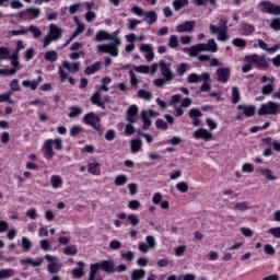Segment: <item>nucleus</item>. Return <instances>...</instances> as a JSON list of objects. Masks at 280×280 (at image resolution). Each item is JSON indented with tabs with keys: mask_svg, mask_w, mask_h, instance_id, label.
Returning <instances> with one entry per match:
<instances>
[{
	"mask_svg": "<svg viewBox=\"0 0 280 280\" xmlns=\"http://www.w3.org/2000/svg\"><path fill=\"white\" fill-rule=\"evenodd\" d=\"M138 115H139V107L137 105H131L127 110V121L130 122L126 126V129H125V132L127 135H135V126H132V124L137 121L139 117Z\"/></svg>",
	"mask_w": 280,
	"mask_h": 280,
	"instance_id": "6e6552de",
	"label": "nucleus"
},
{
	"mask_svg": "<svg viewBox=\"0 0 280 280\" xmlns=\"http://www.w3.org/2000/svg\"><path fill=\"white\" fill-rule=\"evenodd\" d=\"M192 138L197 141L202 139L203 141H211L213 139V133L209 129L199 128L192 133Z\"/></svg>",
	"mask_w": 280,
	"mask_h": 280,
	"instance_id": "f3484780",
	"label": "nucleus"
},
{
	"mask_svg": "<svg viewBox=\"0 0 280 280\" xmlns=\"http://www.w3.org/2000/svg\"><path fill=\"white\" fill-rule=\"evenodd\" d=\"M190 119L200 118L202 117V112L198 108H191L188 113Z\"/></svg>",
	"mask_w": 280,
	"mask_h": 280,
	"instance_id": "e2e57ef3",
	"label": "nucleus"
},
{
	"mask_svg": "<svg viewBox=\"0 0 280 280\" xmlns=\"http://www.w3.org/2000/svg\"><path fill=\"white\" fill-rule=\"evenodd\" d=\"M106 102H108V97H105L104 100H102V90L96 91L91 96V103L94 104L95 106H98L100 108H106Z\"/></svg>",
	"mask_w": 280,
	"mask_h": 280,
	"instance_id": "aec40b11",
	"label": "nucleus"
},
{
	"mask_svg": "<svg viewBox=\"0 0 280 280\" xmlns=\"http://www.w3.org/2000/svg\"><path fill=\"white\" fill-rule=\"evenodd\" d=\"M27 32H31V34H33L34 38H40V36H43V32L40 31V28L31 25L27 27Z\"/></svg>",
	"mask_w": 280,
	"mask_h": 280,
	"instance_id": "de8ad7c7",
	"label": "nucleus"
},
{
	"mask_svg": "<svg viewBox=\"0 0 280 280\" xmlns=\"http://www.w3.org/2000/svg\"><path fill=\"white\" fill-rule=\"evenodd\" d=\"M98 266L104 272H115V264L112 260H103L98 262Z\"/></svg>",
	"mask_w": 280,
	"mask_h": 280,
	"instance_id": "cd10ccee",
	"label": "nucleus"
},
{
	"mask_svg": "<svg viewBox=\"0 0 280 280\" xmlns=\"http://www.w3.org/2000/svg\"><path fill=\"white\" fill-rule=\"evenodd\" d=\"M238 114L236 115V119H243L244 117H253L255 115V105H238L237 106Z\"/></svg>",
	"mask_w": 280,
	"mask_h": 280,
	"instance_id": "9b49d317",
	"label": "nucleus"
},
{
	"mask_svg": "<svg viewBox=\"0 0 280 280\" xmlns=\"http://www.w3.org/2000/svg\"><path fill=\"white\" fill-rule=\"evenodd\" d=\"M177 191H180V194H187L189 191V184L187 182H179L176 184Z\"/></svg>",
	"mask_w": 280,
	"mask_h": 280,
	"instance_id": "49530a36",
	"label": "nucleus"
},
{
	"mask_svg": "<svg viewBox=\"0 0 280 280\" xmlns=\"http://www.w3.org/2000/svg\"><path fill=\"white\" fill-rule=\"evenodd\" d=\"M202 51H210V54H215L218 51V43H215V39H209L208 43H201L191 46L188 50V55L191 58H196V56Z\"/></svg>",
	"mask_w": 280,
	"mask_h": 280,
	"instance_id": "20e7f679",
	"label": "nucleus"
},
{
	"mask_svg": "<svg viewBox=\"0 0 280 280\" xmlns=\"http://www.w3.org/2000/svg\"><path fill=\"white\" fill-rule=\"evenodd\" d=\"M50 185L52 189H60V187H62V177L59 175H52L50 177Z\"/></svg>",
	"mask_w": 280,
	"mask_h": 280,
	"instance_id": "2f4dec72",
	"label": "nucleus"
},
{
	"mask_svg": "<svg viewBox=\"0 0 280 280\" xmlns=\"http://www.w3.org/2000/svg\"><path fill=\"white\" fill-rule=\"evenodd\" d=\"M82 108L78 106H73L70 108V113L68 114V117L73 118V117H79V115H82Z\"/></svg>",
	"mask_w": 280,
	"mask_h": 280,
	"instance_id": "6e6d98bb",
	"label": "nucleus"
},
{
	"mask_svg": "<svg viewBox=\"0 0 280 280\" xmlns=\"http://www.w3.org/2000/svg\"><path fill=\"white\" fill-rule=\"evenodd\" d=\"M244 65L242 67L243 73H249V71H253V65H256L258 69H267L268 68V60H266V56L264 55H247L244 57Z\"/></svg>",
	"mask_w": 280,
	"mask_h": 280,
	"instance_id": "7ed1b4c3",
	"label": "nucleus"
},
{
	"mask_svg": "<svg viewBox=\"0 0 280 280\" xmlns=\"http://www.w3.org/2000/svg\"><path fill=\"white\" fill-rule=\"evenodd\" d=\"M145 278V270L144 269H135L131 272V280H141Z\"/></svg>",
	"mask_w": 280,
	"mask_h": 280,
	"instance_id": "a19ab883",
	"label": "nucleus"
},
{
	"mask_svg": "<svg viewBox=\"0 0 280 280\" xmlns=\"http://www.w3.org/2000/svg\"><path fill=\"white\" fill-rule=\"evenodd\" d=\"M175 12L183 10L186 5H189V0H174L172 3Z\"/></svg>",
	"mask_w": 280,
	"mask_h": 280,
	"instance_id": "e433bc0d",
	"label": "nucleus"
},
{
	"mask_svg": "<svg viewBox=\"0 0 280 280\" xmlns=\"http://www.w3.org/2000/svg\"><path fill=\"white\" fill-rule=\"evenodd\" d=\"M217 78L219 82H228L229 78H231V69L230 68H221L217 70Z\"/></svg>",
	"mask_w": 280,
	"mask_h": 280,
	"instance_id": "b1692460",
	"label": "nucleus"
},
{
	"mask_svg": "<svg viewBox=\"0 0 280 280\" xmlns=\"http://www.w3.org/2000/svg\"><path fill=\"white\" fill-rule=\"evenodd\" d=\"M138 97H140V100H145L147 102H150V100H152V93L150 91L139 90Z\"/></svg>",
	"mask_w": 280,
	"mask_h": 280,
	"instance_id": "09e8293b",
	"label": "nucleus"
},
{
	"mask_svg": "<svg viewBox=\"0 0 280 280\" xmlns=\"http://www.w3.org/2000/svg\"><path fill=\"white\" fill-rule=\"evenodd\" d=\"M151 117H159V113L152 109L141 112V119L143 121L144 130H148V128L152 126V120H150Z\"/></svg>",
	"mask_w": 280,
	"mask_h": 280,
	"instance_id": "dca6fc26",
	"label": "nucleus"
},
{
	"mask_svg": "<svg viewBox=\"0 0 280 280\" xmlns=\"http://www.w3.org/2000/svg\"><path fill=\"white\" fill-rule=\"evenodd\" d=\"M102 67V62H95L92 66L85 68L84 73L85 75H93V73H97Z\"/></svg>",
	"mask_w": 280,
	"mask_h": 280,
	"instance_id": "7c9ffc66",
	"label": "nucleus"
},
{
	"mask_svg": "<svg viewBox=\"0 0 280 280\" xmlns=\"http://www.w3.org/2000/svg\"><path fill=\"white\" fill-rule=\"evenodd\" d=\"M140 51L144 54V58L148 62H152L154 60V48L150 44H142L140 46Z\"/></svg>",
	"mask_w": 280,
	"mask_h": 280,
	"instance_id": "412c9836",
	"label": "nucleus"
},
{
	"mask_svg": "<svg viewBox=\"0 0 280 280\" xmlns=\"http://www.w3.org/2000/svg\"><path fill=\"white\" fill-rule=\"evenodd\" d=\"M250 209V203L248 201H242V202H236L234 205V211H248Z\"/></svg>",
	"mask_w": 280,
	"mask_h": 280,
	"instance_id": "58836bf2",
	"label": "nucleus"
},
{
	"mask_svg": "<svg viewBox=\"0 0 280 280\" xmlns=\"http://www.w3.org/2000/svg\"><path fill=\"white\" fill-rule=\"evenodd\" d=\"M44 259L47 261V270L50 275H58L59 270H62V262L57 256L46 254Z\"/></svg>",
	"mask_w": 280,
	"mask_h": 280,
	"instance_id": "9d476101",
	"label": "nucleus"
},
{
	"mask_svg": "<svg viewBox=\"0 0 280 280\" xmlns=\"http://www.w3.org/2000/svg\"><path fill=\"white\" fill-rule=\"evenodd\" d=\"M33 246H34V243H32V240H30L27 236L22 237L21 247L25 253H30Z\"/></svg>",
	"mask_w": 280,
	"mask_h": 280,
	"instance_id": "473e14b6",
	"label": "nucleus"
},
{
	"mask_svg": "<svg viewBox=\"0 0 280 280\" xmlns=\"http://www.w3.org/2000/svg\"><path fill=\"white\" fill-rule=\"evenodd\" d=\"M189 71V63H179L176 69L177 75H185V72Z\"/></svg>",
	"mask_w": 280,
	"mask_h": 280,
	"instance_id": "3c124183",
	"label": "nucleus"
},
{
	"mask_svg": "<svg viewBox=\"0 0 280 280\" xmlns=\"http://www.w3.org/2000/svg\"><path fill=\"white\" fill-rule=\"evenodd\" d=\"M253 32H255V26H253L250 24L243 25V33L245 36H250V34H253Z\"/></svg>",
	"mask_w": 280,
	"mask_h": 280,
	"instance_id": "69168bd1",
	"label": "nucleus"
},
{
	"mask_svg": "<svg viewBox=\"0 0 280 280\" xmlns=\"http://www.w3.org/2000/svg\"><path fill=\"white\" fill-rule=\"evenodd\" d=\"M84 128L80 125H75L72 128H70V137H78L80 132H82Z\"/></svg>",
	"mask_w": 280,
	"mask_h": 280,
	"instance_id": "4d7b16f0",
	"label": "nucleus"
},
{
	"mask_svg": "<svg viewBox=\"0 0 280 280\" xmlns=\"http://www.w3.org/2000/svg\"><path fill=\"white\" fill-rule=\"evenodd\" d=\"M271 30H275L276 32L280 31V19H273L270 23Z\"/></svg>",
	"mask_w": 280,
	"mask_h": 280,
	"instance_id": "774afa93",
	"label": "nucleus"
},
{
	"mask_svg": "<svg viewBox=\"0 0 280 280\" xmlns=\"http://www.w3.org/2000/svg\"><path fill=\"white\" fill-rule=\"evenodd\" d=\"M136 73H150V66H136L133 67Z\"/></svg>",
	"mask_w": 280,
	"mask_h": 280,
	"instance_id": "0e129e2a",
	"label": "nucleus"
},
{
	"mask_svg": "<svg viewBox=\"0 0 280 280\" xmlns=\"http://www.w3.org/2000/svg\"><path fill=\"white\" fill-rule=\"evenodd\" d=\"M78 266L79 268L72 270V275L77 279H81V277H84V261H79Z\"/></svg>",
	"mask_w": 280,
	"mask_h": 280,
	"instance_id": "f704fd0d",
	"label": "nucleus"
},
{
	"mask_svg": "<svg viewBox=\"0 0 280 280\" xmlns=\"http://www.w3.org/2000/svg\"><path fill=\"white\" fill-rule=\"evenodd\" d=\"M232 45H234V47H238L240 49H245L247 43L246 39L237 37L232 40Z\"/></svg>",
	"mask_w": 280,
	"mask_h": 280,
	"instance_id": "8fccbe9b",
	"label": "nucleus"
},
{
	"mask_svg": "<svg viewBox=\"0 0 280 280\" xmlns=\"http://www.w3.org/2000/svg\"><path fill=\"white\" fill-rule=\"evenodd\" d=\"M209 27L211 34H217V40H219L220 43H226V40L231 38V35H229V21L220 20L219 26L210 24Z\"/></svg>",
	"mask_w": 280,
	"mask_h": 280,
	"instance_id": "39448f33",
	"label": "nucleus"
},
{
	"mask_svg": "<svg viewBox=\"0 0 280 280\" xmlns=\"http://www.w3.org/2000/svg\"><path fill=\"white\" fill-rule=\"evenodd\" d=\"M267 233L272 235V237H276V240H280V226L271 228L267 230Z\"/></svg>",
	"mask_w": 280,
	"mask_h": 280,
	"instance_id": "052dcab7",
	"label": "nucleus"
},
{
	"mask_svg": "<svg viewBox=\"0 0 280 280\" xmlns=\"http://www.w3.org/2000/svg\"><path fill=\"white\" fill-rule=\"evenodd\" d=\"M65 69L69 71V73H78V71H80V62L63 61L61 66L58 67V74L61 82H66L67 78H69V74Z\"/></svg>",
	"mask_w": 280,
	"mask_h": 280,
	"instance_id": "0eeeda50",
	"label": "nucleus"
},
{
	"mask_svg": "<svg viewBox=\"0 0 280 280\" xmlns=\"http://www.w3.org/2000/svg\"><path fill=\"white\" fill-rule=\"evenodd\" d=\"M84 124L94 128V130H100V117L95 113L91 112L84 115Z\"/></svg>",
	"mask_w": 280,
	"mask_h": 280,
	"instance_id": "4468645a",
	"label": "nucleus"
},
{
	"mask_svg": "<svg viewBox=\"0 0 280 280\" xmlns=\"http://www.w3.org/2000/svg\"><path fill=\"white\" fill-rule=\"evenodd\" d=\"M194 27H196V21H186L182 24H178L175 30L177 34H185L189 32H194Z\"/></svg>",
	"mask_w": 280,
	"mask_h": 280,
	"instance_id": "6ab92c4d",
	"label": "nucleus"
},
{
	"mask_svg": "<svg viewBox=\"0 0 280 280\" xmlns=\"http://www.w3.org/2000/svg\"><path fill=\"white\" fill-rule=\"evenodd\" d=\"M126 183H128V176H126V175L116 176L115 185H117L119 187L121 185H126Z\"/></svg>",
	"mask_w": 280,
	"mask_h": 280,
	"instance_id": "13d9d810",
	"label": "nucleus"
},
{
	"mask_svg": "<svg viewBox=\"0 0 280 280\" xmlns=\"http://www.w3.org/2000/svg\"><path fill=\"white\" fill-rule=\"evenodd\" d=\"M42 82H43V77H38L36 80H33V81H30V80L22 81V85L24 86V89H31V91H36V89H38Z\"/></svg>",
	"mask_w": 280,
	"mask_h": 280,
	"instance_id": "393cba45",
	"label": "nucleus"
},
{
	"mask_svg": "<svg viewBox=\"0 0 280 280\" xmlns=\"http://www.w3.org/2000/svg\"><path fill=\"white\" fill-rule=\"evenodd\" d=\"M120 30H116L113 33H109V44H100L96 46L98 54H108L113 58L119 56V47H121V37L119 36Z\"/></svg>",
	"mask_w": 280,
	"mask_h": 280,
	"instance_id": "f257e3e1",
	"label": "nucleus"
},
{
	"mask_svg": "<svg viewBox=\"0 0 280 280\" xmlns=\"http://www.w3.org/2000/svg\"><path fill=\"white\" fill-rule=\"evenodd\" d=\"M63 254L65 255H78V247H75V245L67 246L63 249Z\"/></svg>",
	"mask_w": 280,
	"mask_h": 280,
	"instance_id": "680f3d73",
	"label": "nucleus"
},
{
	"mask_svg": "<svg viewBox=\"0 0 280 280\" xmlns=\"http://www.w3.org/2000/svg\"><path fill=\"white\" fill-rule=\"evenodd\" d=\"M147 243H140L138 246V250L140 253H148L149 250H154L156 248V238L152 235H148L145 237Z\"/></svg>",
	"mask_w": 280,
	"mask_h": 280,
	"instance_id": "f8f14e48",
	"label": "nucleus"
},
{
	"mask_svg": "<svg viewBox=\"0 0 280 280\" xmlns=\"http://www.w3.org/2000/svg\"><path fill=\"white\" fill-rule=\"evenodd\" d=\"M143 147V143L140 139H135L130 141V148L132 154H137V152H141V148Z\"/></svg>",
	"mask_w": 280,
	"mask_h": 280,
	"instance_id": "c756f323",
	"label": "nucleus"
},
{
	"mask_svg": "<svg viewBox=\"0 0 280 280\" xmlns=\"http://www.w3.org/2000/svg\"><path fill=\"white\" fill-rule=\"evenodd\" d=\"M11 277H14V269L7 268L0 270V280L10 279Z\"/></svg>",
	"mask_w": 280,
	"mask_h": 280,
	"instance_id": "37998d69",
	"label": "nucleus"
},
{
	"mask_svg": "<svg viewBox=\"0 0 280 280\" xmlns=\"http://www.w3.org/2000/svg\"><path fill=\"white\" fill-rule=\"evenodd\" d=\"M55 150H62V139L56 138V139H48L44 142L43 150H44V156L48 161L51 160L52 156H56Z\"/></svg>",
	"mask_w": 280,
	"mask_h": 280,
	"instance_id": "423d86ee",
	"label": "nucleus"
},
{
	"mask_svg": "<svg viewBox=\"0 0 280 280\" xmlns=\"http://www.w3.org/2000/svg\"><path fill=\"white\" fill-rule=\"evenodd\" d=\"M39 247L42 248V250H44L45 253H49V250H51V243L44 238L39 241Z\"/></svg>",
	"mask_w": 280,
	"mask_h": 280,
	"instance_id": "603ef678",
	"label": "nucleus"
},
{
	"mask_svg": "<svg viewBox=\"0 0 280 280\" xmlns=\"http://www.w3.org/2000/svg\"><path fill=\"white\" fill-rule=\"evenodd\" d=\"M261 12H267V14H280V5H275L269 1H262L260 3Z\"/></svg>",
	"mask_w": 280,
	"mask_h": 280,
	"instance_id": "a211bd4d",
	"label": "nucleus"
},
{
	"mask_svg": "<svg viewBox=\"0 0 280 280\" xmlns=\"http://www.w3.org/2000/svg\"><path fill=\"white\" fill-rule=\"evenodd\" d=\"M202 80H203L202 73L201 74L190 73L187 78L188 84H198V82H202Z\"/></svg>",
	"mask_w": 280,
	"mask_h": 280,
	"instance_id": "c9c22d12",
	"label": "nucleus"
},
{
	"mask_svg": "<svg viewBox=\"0 0 280 280\" xmlns=\"http://www.w3.org/2000/svg\"><path fill=\"white\" fill-rule=\"evenodd\" d=\"M12 91H9L4 94H0V104L3 102H8L9 104H14V101H12Z\"/></svg>",
	"mask_w": 280,
	"mask_h": 280,
	"instance_id": "864d4df0",
	"label": "nucleus"
},
{
	"mask_svg": "<svg viewBox=\"0 0 280 280\" xmlns=\"http://www.w3.org/2000/svg\"><path fill=\"white\" fill-rule=\"evenodd\" d=\"M258 172L261 176H265L267 180H277V176H275L270 168H259Z\"/></svg>",
	"mask_w": 280,
	"mask_h": 280,
	"instance_id": "72a5a7b5",
	"label": "nucleus"
},
{
	"mask_svg": "<svg viewBox=\"0 0 280 280\" xmlns=\"http://www.w3.org/2000/svg\"><path fill=\"white\" fill-rule=\"evenodd\" d=\"M10 36H25L27 34V27L21 26L19 30L10 31Z\"/></svg>",
	"mask_w": 280,
	"mask_h": 280,
	"instance_id": "5fc2aeb1",
	"label": "nucleus"
},
{
	"mask_svg": "<svg viewBox=\"0 0 280 280\" xmlns=\"http://www.w3.org/2000/svg\"><path fill=\"white\" fill-rule=\"evenodd\" d=\"M161 74L166 81L174 80V72H172V62L160 61Z\"/></svg>",
	"mask_w": 280,
	"mask_h": 280,
	"instance_id": "ddd939ff",
	"label": "nucleus"
},
{
	"mask_svg": "<svg viewBox=\"0 0 280 280\" xmlns=\"http://www.w3.org/2000/svg\"><path fill=\"white\" fill-rule=\"evenodd\" d=\"M12 55L10 54V48L8 47H0V59L1 60H10Z\"/></svg>",
	"mask_w": 280,
	"mask_h": 280,
	"instance_id": "a18cd8bd",
	"label": "nucleus"
},
{
	"mask_svg": "<svg viewBox=\"0 0 280 280\" xmlns=\"http://www.w3.org/2000/svg\"><path fill=\"white\" fill-rule=\"evenodd\" d=\"M144 21L145 23H148V25L156 23V21H159V15L156 14V11H145Z\"/></svg>",
	"mask_w": 280,
	"mask_h": 280,
	"instance_id": "a878e982",
	"label": "nucleus"
},
{
	"mask_svg": "<svg viewBox=\"0 0 280 280\" xmlns=\"http://www.w3.org/2000/svg\"><path fill=\"white\" fill-rule=\"evenodd\" d=\"M120 30H116L113 33H109V44H100L96 46L98 54H108L113 58L119 56V47H121V37L119 36Z\"/></svg>",
	"mask_w": 280,
	"mask_h": 280,
	"instance_id": "f03ea898",
	"label": "nucleus"
},
{
	"mask_svg": "<svg viewBox=\"0 0 280 280\" xmlns=\"http://www.w3.org/2000/svg\"><path fill=\"white\" fill-rule=\"evenodd\" d=\"M240 100H242V94L240 93V89L237 86L232 88V104H238Z\"/></svg>",
	"mask_w": 280,
	"mask_h": 280,
	"instance_id": "79ce46f5",
	"label": "nucleus"
},
{
	"mask_svg": "<svg viewBox=\"0 0 280 280\" xmlns=\"http://www.w3.org/2000/svg\"><path fill=\"white\" fill-rule=\"evenodd\" d=\"M20 19H38L40 16V9L31 7L19 13Z\"/></svg>",
	"mask_w": 280,
	"mask_h": 280,
	"instance_id": "2eb2a0df",
	"label": "nucleus"
},
{
	"mask_svg": "<svg viewBox=\"0 0 280 280\" xmlns=\"http://www.w3.org/2000/svg\"><path fill=\"white\" fill-rule=\"evenodd\" d=\"M20 264L33 266V268H38V266H43V258H37L35 260L33 258H24L20 260Z\"/></svg>",
	"mask_w": 280,
	"mask_h": 280,
	"instance_id": "bb28decb",
	"label": "nucleus"
},
{
	"mask_svg": "<svg viewBox=\"0 0 280 280\" xmlns=\"http://www.w3.org/2000/svg\"><path fill=\"white\" fill-rule=\"evenodd\" d=\"M10 89L13 92L21 91V84L19 83V79H13L10 83Z\"/></svg>",
	"mask_w": 280,
	"mask_h": 280,
	"instance_id": "338daca9",
	"label": "nucleus"
},
{
	"mask_svg": "<svg viewBox=\"0 0 280 280\" xmlns=\"http://www.w3.org/2000/svg\"><path fill=\"white\" fill-rule=\"evenodd\" d=\"M94 40H96L97 43H102V40H110V33L104 30H100L96 32Z\"/></svg>",
	"mask_w": 280,
	"mask_h": 280,
	"instance_id": "c85d7f7f",
	"label": "nucleus"
},
{
	"mask_svg": "<svg viewBox=\"0 0 280 280\" xmlns=\"http://www.w3.org/2000/svg\"><path fill=\"white\" fill-rule=\"evenodd\" d=\"M44 59L47 62H56L58 60V52H56V50L46 51L44 55Z\"/></svg>",
	"mask_w": 280,
	"mask_h": 280,
	"instance_id": "4c0bfd02",
	"label": "nucleus"
},
{
	"mask_svg": "<svg viewBox=\"0 0 280 280\" xmlns=\"http://www.w3.org/2000/svg\"><path fill=\"white\" fill-rule=\"evenodd\" d=\"M280 113V103L269 101L265 104H261L258 109V115L264 117L266 115H279Z\"/></svg>",
	"mask_w": 280,
	"mask_h": 280,
	"instance_id": "1a4fd4ad",
	"label": "nucleus"
},
{
	"mask_svg": "<svg viewBox=\"0 0 280 280\" xmlns=\"http://www.w3.org/2000/svg\"><path fill=\"white\" fill-rule=\"evenodd\" d=\"M88 172L93 176H98L100 174V163L92 162L88 165Z\"/></svg>",
	"mask_w": 280,
	"mask_h": 280,
	"instance_id": "ea45409f",
	"label": "nucleus"
},
{
	"mask_svg": "<svg viewBox=\"0 0 280 280\" xmlns=\"http://www.w3.org/2000/svg\"><path fill=\"white\" fill-rule=\"evenodd\" d=\"M202 78L203 80H201V82L203 83L199 88V91H201V93H207L211 89V74H209V72H202Z\"/></svg>",
	"mask_w": 280,
	"mask_h": 280,
	"instance_id": "4be33fe9",
	"label": "nucleus"
},
{
	"mask_svg": "<svg viewBox=\"0 0 280 280\" xmlns=\"http://www.w3.org/2000/svg\"><path fill=\"white\" fill-rule=\"evenodd\" d=\"M48 34L52 37L55 42L60 40V38H62V28L56 24H50Z\"/></svg>",
	"mask_w": 280,
	"mask_h": 280,
	"instance_id": "5701e85b",
	"label": "nucleus"
},
{
	"mask_svg": "<svg viewBox=\"0 0 280 280\" xmlns=\"http://www.w3.org/2000/svg\"><path fill=\"white\" fill-rule=\"evenodd\" d=\"M168 47H171V49H176V47H178V36L176 35L170 36Z\"/></svg>",
	"mask_w": 280,
	"mask_h": 280,
	"instance_id": "bf43d9fd",
	"label": "nucleus"
},
{
	"mask_svg": "<svg viewBox=\"0 0 280 280\" xmlns=\"http://www.w3.org/2000/svg\"><path fill=\"white\" fill-rule=\"evenodd\" d=\"M273 92H275V83H268L261 88L262 95H271V93Z\"/></svg>",
	"mask_w": 280,
	"mask_h": 280,
	"instance_id": "c03bdc74",
	"label": "nucleus"
}]
</instances>
